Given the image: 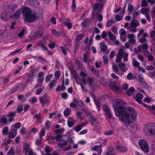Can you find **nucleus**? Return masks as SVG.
I'll return each instance as SVG.
<instances>
[{
    "instance_id": "2",
    "label": "nucleus",
    "mask_w": 155,
    "mask_h": 155,
    "mask_svg": "<svg viewBox=\"0 0 155 155\" xmlns=\"http://www.w3.org/2000/svg\"><path fill=\"white\" fill-rule=\"evenodd\" d=\"M23 16L25 18V21L27 23L33 22L39 18V16L36 13L32 12L31 10L27 7L21 9Z\"/></svg>"
},
{
    "instance_id": "3",
    "label": "nucleus",
    "mask_w": 155,
    "mask_h": 155,
    "mask_svg": "<svg viewBox=\"0 0 155 155\" xmlns=\"http://www.w3.org/2000/svg\"><path fill=\"white\" fill-rule=\"evenodd\" d=\"M144 131L146 134L151 135L155 134V124L150 123L145 125Z\"/></svg>"
},
{
    "instance_id": "61",
    "label": "nucleus",
    "mask_w": 155,
    "mask_h": 155,
    "mask_svg": "<svg viewBox=\"0 0 155 155\" xmlns=\"http://www.w3.org/2000/svg\"><path fill=\"white\" fill-rule=\"evenodd\" d=\"M17 6L16 5H13L10 7V9L13 12H14L17 8Z\"/></svg>"
},
{
    "instance_id": "28",
    "label": "nucleus",
    "mask_w": 155,
    "mask_h": 155,
    "mask_svg": "<svg viewBox=\"0 0 155 155\" xmlns=\"http://www.w3.org/2000/svg\"><path fill=\"white\" fill-rule=\"evenodd\" d=\"M114 20L113 19H111L107 22L106 24V26L107 27H109L112 24L114 23Z\"/></svg>"
},
{
    "instance_id": "60",
    "label": "nucleus",
    "mask_w": 155,
    "mask_h": 155,
    "mask_svg": "<svg viewBox=\"0 0 155 155\" xmlns=\"http://www.w3.org/2000/svg\"><path fill=\"white\" fill-rule=\"evenodd\" d=\"M148 48V45L146 43L143 44L141 47L144 50H147Z\"/></svg>"
},
{
    "instance_id": "48",
    "label": "nucleus",
    "mask_w": 155,
    "mask_h": 155,
    "mask_svg": "<svg viewBox=\"0 0 155 155\" xmlns=\"http://www.w3.org/2000/svg\"><path fill=\"white\" fill-rule=\"evenodd\" d=\"M150 36L152 38V40H153V39H155V31H153L151 32L150 33Z\"/></svg>"
},
{
    "instance_id": "10",
    "label": "nucleus",
    "mask_w": 155,
    "mask_h": 155,
    "mask_svg": "<svg viewBox=\"0 0 155 155\" xmlns=\"http://www.w3.org/2000/svg\"><path fill=\"white\" fill-rule=\"evenodd\" d=\"M116 148L117 150H119L123 153H126L128 150L127 148L124 146H120L117 145Z\"/></svg>"
},
{
    "instance_id": "51",
    "label": "nucleus",
    "mask_w": 155,
    "mask_h": 155,
    "mask_svg": "<svg viewBox=\"0 0 155 155\" xmlns=\"http://www.w3.org/2000/svg\"><path fill=\"white\" fill-rule=\"evenodd\" d=\"M147 3L146 0H143L142 2L141 7H145L147 6Z\"/></svg>"
},
{
    "instance_id": "54",
    "label": "nucleus",
    "mask_w": 155,
    "mask_h": 155,
    "mask_svg": "<svg viewBox=\"0 0 155 155\" xmlns=\"http://www.w3.org/2000/svg\"><path fill=\"white\" fill-rule=\"evenodd\" d=\"M72 74H73L76 81L77 82V83L78 84V81L77 80V78L78 76V74L75 71L72 72Z\"/></svg>"
},
{
    "instance_id": "38",
    "label": "nucleus",
    "mask_w": 155,
    "mask_h": 155,
    "mask_svg": "<svg viewBox=\"0 0 155 155\" xmlns=\"http://www.w3.org/2000/svg\"><path fill=\"white\" fill-rule=\"evenodd\" d=\"M8 155H15V153L14 150L13 148H11L8 152Z\"/></svg>"
},
{
    "instance_id": "12",
    "label": "nucleus",
    "mask_w": 155,
    "mask_h": 155,
    "mask_svg": "<svg viewBox=\"0 0 155 155\" xmlns=\"http://www.w3.org/2000/svg\"><path fill=\"white\" fill-rule=\"evenodd\" d=\"M21 11V9L17 11L14 14L10 16V18H12L15 20H17L19 17Z\"/></svg>"
},
{
    "instance_id": "7",
    "label": "nucleus",
    "mask_w": 155,
    "mask_h": 155,
    "mask_svg": "<svg viewBox=\"0 0 155 155\" xmlns=\"http://www.w3.org/2000/svg\"><path fill=\"white\" fill-rule=\"evenodd\" d=\"M39 100L42 106H44L46 104H48L50 103L49 98L47 94L43 96L40 97Z\"/></svg>"
},
{
    "instance_id": "15",
    "label": "nucleus",
    "mask_w": 155,
    "mask_h": 155,
    "mask_svg": "<svg viewBox=\"0 0 155 155\" xmlns=\"http://www.w3.org/2000/svg\"><path fill=\"white\" fill-rule=\"evenodd\" d=\"M69 20L70 19L68 18L66 19L64 24L68 29H70L72 28V24L71 23L68 22Z\"/></svg>"
},
{
    "instance_id": "41",
    "label": "nucleus",
    "mask_w": 155,
    "mask_h": 155,
    "mask_svg": "<svg viewBox=\"0 0 155 155\" xmlns=\"http://www.w3.org/2000/svg\"><path fill=\"white\" fill-rule=\"evenodd\" d=\"M52 76L53 75L51 74H49L48 75H47L46 76L45 79L46 81V82H48L52 78Z\"/></svg>"
},
{
    "instance_id": "34",
    "label": "nucleus",
    "mask_w": 155,
    "mask_h": 155,
    "mask_svg": "<svg viewBox=\"0 0 155 155\" xmlns=\"http://www.w3.org/2000/svg\"><path fill=\"white\" fill-rule=\"evenodd\" d=\"M35 35L38 37V38L41 37L42 36V32L40 31H37L35 32L34 33Z\"/></svg>"
},
{
    "instance_id": "1",
    "label": "nucleus",
    "mask_w": 155,
    "mask_h": 155,
    "mask_svg": "<svg viewBox=\"0 0 155 155\" xmlns=\"http://www.w3.org/2000/svg\"><path fill=\"white\" fill-rule=\"evenodd\" d=\"M117 103L114 106L115 113L127 126L134 123L136 119L137 113L134 108L131 107H123L124 103L118 100Z\"/></svg>"
},
{
    "instance_id": "52",
    "label": "nucleus",
    "mask_w": 155,
    "mask_h": 155,
    "mask_svg": "<svg viewBox=\"0 0 155 155\" xmlns=\"http://www.w3.org/2000/svg\"><path fill=\"white\" fill-rule=\"evenodd\" d=\"M44 80L43 78H39L38 80V84L40 86H41L42 85V83L43 82Z\"/></svg>"
},
{
    "instance_id": "64",
    "label": "nucleus",
    "mask_w": 155,
    "mask_h": 155,
    "mask_svg": "<svg viewBox=\"0 0 155 155\" xmlns=\"http://www.w3.org/2000/svg\"><path fill=\"white\" fill-rule=\"evenodd\" d=\"M140 14L139 12H135L133 15V18H136L137 16H138Z\"/></svg>"
},
{
    "instance_id": "27",
    "label": "nucleus",
    "mask_w": 155,
    "mask_h": 155,
    "mask_svg": "<svg viewBox=\"0 0 155 155\" xmlns=\"http://www.w3.org/2000/svg\"><path fill=\"white\" fill-rule=\"evenodd\" d=\"M113 71L116 72L118 73L119 71V67L116 64H114L112 66Z\"/></svg>"
},
{
    "instance_id": "44",
    "label": "nucleus",
    "mask_w": 155,
    "mask_h": 155,
    "mask_svg": "<svg viewBox=\"0 0 155 155\" xmlns=\"http://www.w3.org/2000/svg\"><path fill=\"white\" fill-rule=\"evenodd\" d=\"M76 62L78 65V67L81 68L82 66V64L81 61L78 59L76 61Z\"/></svg>"
},
{
    "instance_id": "23",
    "label": "nucleus",
    "mask_w": 155,
    "mask_h": 155,
    "mask_svg": "<svg viewBox=\"0 0 155 155\" xmlns=\"http://www.w3.org/2000/svg\"><path fill=\"white\" fill-rule=\"evenodd\" d=\"M14 132H10L9 135L8 137L9 138H14L17 134V132L15 130H13Z\"/></svg>"
},
{
    "instance_id": "36",
    "label": "nucleus",
    "mask_w": 155,
    "mask_h": 155,
    "mask_svg": "<svg viewBox=\"0 0 155 155\" xmlns=\"http://www.w3.org/2000/svg\"><path fill=\"white\" fill-rule=\"evenodd\" d=\"M84 35L83 34H80L78 35L76 37V40L79 41V40L82 39L84 37Z\"/></svg>"
},
{
    "instance_id": "59",
    "label": "nucleus",
    "mask_w": 155,
    "mask_h": 155,
    "mask_svg": "<svg viewBox=\"0 0 155 155\" xmlns=\"http://www.w3.org/2000/svg\"><path fill=\"white\" fill-rule=\"evenodd\" d=\"M114 131L112 130H110L105 133V134L106 135H112L114 134Z\"/></svg>"
},
{
    "instance_id": "46",
    "label": "nucleus",
    "mask_w": 155,
    "mask_h": 155,
    "mask_svg": "<svg viewBox=\"0 0 155 155\" xmlns=\"http://www.w3.org/2000/svg\"><path fill=\"white\" fill-rule=\"evenodd\" d=\"M7 119L5 117H2L1 119V122L5 125L7 124Z\"/></svg>"
},
{
    "instance_id": "18",
    "label": "nucleus",
    "mask_w": 155,
    "mask_h": 155,
    "mask_svg": "<svg viewBox=\"0 0 155 155\" xmlns=\"http://www.w3.org/2000/svg\"><path fill=\"white\" fill-rule=\"evenodd\" d=\"M71 111L69 108H66L64 112L65 116H68L71 114Z\"/></svg>"
},
{
    "instance_id": "11",
    "label": "nucleus",
    "mask_w": 155,
    "mask_h": 155,
    "mask_svg": "<svg viewBox=\"0 0 155 155\" xmlns=\"http://www.w3.org/2000/svg\"><path fill=\"white\" fill-rule=\"evenodd\" d=\"M101 147L102 145H101L98 146H95L91 148V150L98 152V154L100 155L102 151Z\"/></svg>"
},
{
    "instance_id": "13",
    "label": "nucleus",
    "mask_w": 155,
    "mask_h": 155,
    "mask_svg": "<svg viewBox=\"0 0 155 155\" xmlns=\"http://www.w3.org/2000/svg\"><path fill=\"white\" fill-rule=\"evenodd\" d=\"M100 48L101 51L104 53H105L107 52V48L105 44L103 42H101L100 44Z\"/></svg>"
},
{
    "instance_id": "6",
    "label": "nucleus",
    "mask_w": 155,
    "mask_h": 155,
    "mask_svg": "<svg viewBox=\"0 0 155 155\" xmlns=\"http://www.w3.org/2000/svg\"><path fill=\"white\" fill-rule=\"evenodd\" d=\"M103 5L99 3H95L93 8V11L92 12L93 15H97L102 10Z\"/></svg>"
},
{
    "instance_id": "30",
    "label": "nucleus",
    "mask_w": 155,
    "mask_h": 155,
    "mask_svg": "<svg viewBox=\"0 0 155 155\" xmlns=\"http://www.w3.org/2000/svg\"><path fill=\"white\" fill-rule=\"evenodd\" d=\"M82 128V126L79 124L77 126L73 128V129L75 130L77 132L80 131Z\"/></svg>"
},
{
    "instance_id": "17",
    "label": "nucleus",
    "mask_w": 155,
    "mask_h": 155,
    "mask_svg": "<svg viewBox=\"0 0 155 155\" xmlns=\"http://www.w3.org/2000/svg\"><path fill=\"white\" fill-rule=\"evenodd\" d=\"M75 46L74 48V52H76L78 50L79 46L80 41L78 40H75L74 42Z\"/></svg>"
},
{
    "instance_id": "9",
    "label": "nucleus",
    "mask_w": 155,
    "mask_h": 155,
    "mask_svg": "<svg viewBox=\"0 0 155 155\" xmlns=\"http://www.w3.org/2000/svg\"><path fill=\"white\" fill-rule=\"evenodd\" d=\"M128 37L129 39V42L133 45L136 44V40L135 36L134 34H129L128 35Z\"/></svg>"
},
{
    "instance_id": "25",
    "label": "nucleus",
    "mask_w": 155,
    "mask_h": 155,
    "mask_svg": "<svg viewBox=\"0 0 155 155\" xmlns=\"http://www.w3.org/2000/svg\"><path fill=\"white\" fill-rule=\"evenodd\" d=\"M0 18L3 21H7L8 20V18L6 16L5 14L4 13L1 14Z\"/></svg>"
},
{
    "instance_id": "50",
    "label": "nucleus",
    "mask_w": 155,
    "mask_h": 155,
    "mask_svg": "<svg viewBox=\"0 0 155 155\" xmlns=\"http://www.w3.org/2000/svg\"><path fill=\"white\" fill-rule=\"evenodd\" d=\"M68 94L67 93L64 92L62 93L61 94V97L64 99H66L68 97Z\"/></svg>"
},
{
    "instance_id": "26",
    "label": "nucleus",
    "mask_w": 155,
    "mask_h": 155,
    "mask_svg": "<svg viewBox=\"0 0 155 155\" xmlns=\"http://www.w3.org/2000/svg\"><path fill=\"white\" fill-rule=\"evenodd\" d=\"M134 91L135 89L134 88L132 87H130L128 91H126V93L127 95L130 96L131 95V94L130 92H134Z\"/></svg>"
},
{
    "instance_id": "37",
    "label": "nucleus",
    "mask_w": 155,
    "mask_h": 155,
    "mask_svg": "<svg viewBox=\"0 0 155 155\" xmlns=\"http://www.w3.org/2000/svg\"><path fill=\"white\" fill-rule=\"evenodd\" d=\"M23 110L22 106L21 105H19L17 107V112L18 113H21Z\"/></svg>"
},
{
    "instance_id": "43",
    "label": "nucleus",
    "mask_w": 155,
    "mask_h": 155,
    "mask_svg": "<svg viewBox=\"0 0 155 155\" xmlns=\"http://www.w3.org/2000/svg\"><path fill=\"white\" fill-rule=\"evenodd\" d=\"M89 118L91 123H94L95 121H96L97 120L96 117L91 115L90 117Z\"/></svg>"
},
{
    "instance_id": "14",
    "label": "nucleus",
    "mask_w": 155,
    "mask_h": 155,
    "mask_svg": "<svg viewBox=\"0 0 155 155\" xmlns=\"http://www.w3.org/2000/svg\"><path fill=\"white\" fill-rule=\"evenodd\" d=\"M143 95L140 93H137L136 97H135L136 101L139 103L141 104L142 103L141 99L143 98Z\"/></svg>"
},
{
    "instance_id": "4",
    "label": "nucleus",
    "mask_w": 155,
    "mask_h": 155,
    "mask_svg": "<svg viewBox=\"0 0 155 155\" xmlns=\"http://www.w3.org/2000/svg\"><path fill=\"white\" fill-rule=\"evenodd\" d=\"M138 143L141 149L145 153L149 152V147L145 140H140L138 142Z\"/></svg>"
},
{
    "instance_id": "45",
    "label": "nucleus",
    "mask_w": 155,
    "mask_h": 155,
    "mask_svg": "<svg viewBox=\"0 0 155 155\" xmlns=\"http://www.w3.org/2000/svg\"><path fill=\"white\" fill-rule=\"evenodd\" d=\"M81 107H84V104L83 102L82 101H79L78 104H77V106Z\"/></svg>"
},
{
    "instance_id": "53",
    "label": "nucleus",
    "mask_w": 155,
    "mask_h": 155,
    "mask_svg": "<svg viewBox=\"0 0 155 155\" xmlns=\"http://www.w3.org/2000/svg\"><path fill=\"white\" fill-rule=\"evenodd\" d=\"M26 31H25V30H23L20 32L18 34V36L19 37H22L23 35L24 34L26 33Z\"/></svg>"
},
{
    "instance_id": "63",
    "label": "nucleus",
    "mask_w": 155,
    "mask_h": 155,
    "mask_svg": "<svg viewBox=\"0 0 155 155\" xmlns=\"http://www.w3.org/2000/svg\"><path fill=\"white\" fill-rule=\"evenodd\" d=\"M35 58L37 60H40L41 62H42L43 61H46L41 56H36Z\"/></svg>"
},
{
    "instance_id": "19",
    "label": "nucleus",
    "mask_w": 155,
    "mask_h": 155,
    "mask_svg": "<svg viewBox=\"0 0 155 155\" xmlns=\"http://www.w3.org/2000/svg\"><path fill=\"white\" fill-rule=\"evenodd\" d=\"M56 85V80H52L49 84V87L50 89H52Z\"/></svg>"
},
{
    "instance_id": "62",
    "label": "nucleus",
    "mask_w": 155,
    "mask_h": 155,
    "mask_svg": "<svg viewBox=\"0 0 155 155\" xmlns=\"http://www.w3.org/2000/svg\"><path fill=\"white\" fill-rule=\"evenodd\" d=\"M119 53L122 56H123L125 55V54H127V53H125L124 52L122 49H120L119 51Z\"/></svg>"
},
{
    "instance_id": "55",
    "label": "nucleus",
    "mask_w": 155,
    "mask_h": 155,
    "mask_svg": "<svg viewBox=\"0 0 155 155\" xmlns=\"http://www.w3.org/2000/svg\"><path fill=\"white\" fill-rule=\"evenodd\" d=\"M61 51L64 54L66 55L67 54L66 49L63 46H61Z\"/></svg>"
},
{
    "instance_id": "24",
    "label": "nucleus",
    "mask_w": 155,
    "mask_h": 155,
    "mask_svg": "<svg viewBox=\"0 0 155 155\" xmlns=\"http://www.w3.org/2000/svg\"><path fill=\"white\" fill-rule=\"evenodd\" d=\"M119 65L121 68V70L122 71L124 72L126 71V70L124 69V68L125 67V65L122 62H120L119 64Z\"/></svg>"
},
{
    "instance_id": "47",
    "label": "nucleus",
    "mask_w": 155,
    "mask_h": 155,
    "mask_svg": "<svg viewBox=\"0 0 155 155\" xmlns=\"http://www.w3.org/2000/svg\"><path fill=\"white\" fill-rule=\"evenodd\" d=\"M119 33L120 35H123L126 34V32L124 29L121 28L119 31Z\"/></svg>"
},
{
    "instance_id": "8",
    "label": "nucleus",
    "mask_w": 155,
    "mask_h": 155,
    "mask_svg": "<svg viewBox=\"0 0 155 155\" xmlns=\"http://www.w3.org/2000/svg\"><path fill=\"white\" fill-rule=\"evenodd\" d=\"M103 108L108 118L109 119H111L112 115L110 108L108 106L105 104H104L103 106Z\"/></svg>"
},
{
    "instance_id": "58",
    "label": "nucleus",
    "mask_w": 155,
    "mask_h": 155,
    "mask_svg": "<svg viewBox=\"0 0 155 155\" xmlns=\"http://www.w3.org/2000/svg\"><path fill=\"white\" fill-rule=\"evenodd\" d=\"M133 74L132 72L129 73L127 76V79L129 80H131L132 78Z\"/></svg>"
},
{
    "instance_id": "16",
    "label": "nucleus",
    "mask_w": 155,
    "mask_h": 155,
    "mask_svg": "<svg viewBox=\"0 0 155 155\" xmlns=\"http://www.w3.org/2000/svg\"><path fill=\"white\" fill-rule=\"evenodd\" d=\"M68 125L69 127H72L75 123V120L72 118L70 117L68 120Z\"/></svg>"
},
{
    "instance_id": "57",
    "label": "nucleus",
    "mask_w": 155,
    "mask_h": 155,
    "mask_svg": "<svg viewBox=\"0 0 155 155\" xmlns=\"http://www.w3.org/2000/svg\"><path fill=\"white\" fill-rule=\"evenodd\" d=\"M64 129H59L56 130H55V133L56 134L61 133H62L64 131Z\"/></svg>"
},
{
    "instance_id": "32",
    "label": "nucleus",
    "mask_w": 155,
    "mask_h": 155,
    "mask_svg": "<svg viewBox=\"0 0 155 155\" xmlns=\"http://www.w3.org/2000/svg\"><path fill=\"white\" fill-rule=\"evenodd\" d=\"M8 128L7 127H5L3 129L2 133L4 135H6L8 134Z\"/></svg>"
},
{
    "instance_id": "5",
    "label": "nucleus",
    "mask_w": 155,
    "mask_h": 155,
    "mask_svg": "<svg viewBox=\"0 0 155 155\" xmlns=\"http://www.w3.org/2000/svg\"><path fill=\"white\" fill-rule=\"evenodd\" d=\"M138 143L141 149L145 153L149 152V147L145 140H140L138 142Z\"/></svg>"
},
{
    "instance_id": "39",
    "label": "nucleus",
    "mask_w": 155,
    "mask_h": 155,
    "mask_svg": "<svg viewBox=\"0 0 155 155\" xmlns=\"http://www.w3.org/2000/svg\"><path fill=\"white\" fill-rule=\"evenodd\" d=\"M113 149L111 147H110L106 151V155H109L113 152Z\"/></svg>"
},
{
    "instance_id": "29",
    "label": "nucleus",
    "mask_w": 155,
    "mask_h": 155,
    "mask_svg": "<svg viewBox=\"0 0 155 155\" xmlns=\"http://www.w3.org/2000/svg\"><path fill=\"white\" fill-rule=\"evenodd\" d=\"M52 33L58 37H59L61 35V33L60 32L57 31L55 29H53L52 30Z\"/></svg>"
},
{
    "instance_id": "31",
    "label": "nucleus",
    "mask_w": 155,
    "mask_h": 155,
    "mask_svg": "<svg viewBox=\"0 0 155 155\" xmlns=\"http://www.w3.org/2000/svg\"><path fill=\"white\" fill-rule=\"evenodd\" d=\"M24 149L25 151L28 153V152L30 149V146L28 144H25L24 146Z\"/></svg>"
},
{
    "instance_id": "35",
    "label": "nucleus",
    "mask_w": 155,
    "mask_h": 155,
    "mask_svg": "<svg viewBox=\"0 0 155 155\" xmlns=\"http://www.w3.org/2000/svg\"><path fill=\"white\" fill-rule=\"evenodd\" d=\"M133 65L136 67H137L139 65V63L135 60H133Z\"/></svg>"
},
{
    "instance_id": "21",
    "label": "nucleus",
    "mask_w": 155,
    "mask_h": 155,
    "mask_svg": "<svg viewBox=\"0 0 155 155\" xmlns=\"http://www.w3.org/2000/svg\"><path fill=\"white\" fill-rule=\"evenodd\" d=\"M67 142L65 140H63L58 143V146L61 147H64L67 145Z\"/></svg>"
},
{
    "instance_id": "40",
    "label": "nucleus",
    "mask_w": 155,
    "mask_h": 155,
    "mask_svg": "<svg viewBox=\"0 0 155 155\" xmlns=\"http://www.w3.org/2000/svg\"><path fill=\"white\" fill-rule=\"evenodd\" d=\"M139 25L138 23L131 21L130 26L131 27H137Z\"/></svg>"
},
{
    "instance_id": "33",
    "label": "nucleus",
    "mask_w": 155,
    "mask_h": 155,
    "mask_svg": "<svg viewBox=\"0 0 155 155\" xmlns=\"http://www.w3.org/2000/svg\"><path fill=\"white\" fill-rule=\"evenodd\" d=\"M140 84L141 86L145 88H147L148 87V86L144 80L143 81V82L140 83Z\"/></svg>"
},
{
    "instance_id": "22",
    "label": "nucleus",
    "mask_w": 155,
    "mask_h": 155,
    "mask_svg": "<svg viewBox=\"0 0 155 155\" xmlns=\"http://www.w3.org/2000/svg\"><path fill=\"white\" fill-rule=\"evenodd\" d=\"M107 34L108 36L111 40L114 41L116 40V37L112 34L111 32L109 31Z\"/></svg>"
},
{
    "instance_id": "20",
    "label": "nucleus",
    "mask_w": 155,
    "mask_h": 155,
    "mask_svg": "<svg viewBox=\"0 0 155 155\" xmlns=\"http://www.w3.org/2000/svg\"><path fill=\"white\" fill-rule=\"evenodd\" d=\"M149 9L148 8H143L141 9V13L144 15H146L149 13Z\"/></svg>"
},
{
    "instance_id": "49",
    "label": "nucleus",
    "mask_w": 155,
    "mask_h": 155,
    "mask_svg": "<svg viewBox=\"0 0 155 155\" xmlns=\"http://www.w3.org/2000/svg\"><path fill=\"white\" fill-rule=\"evenodd\" d=\"M103 62L105 64H107L108 62V60L106 56L104 55L103 56Z\"/></svg>"
},
{
    "instance_id": "42",
    "label": "nucleus",
    "mask_w": 155,
    "mask_h": 155,
    "mask_svg": "<svg viewBox=\"0 0 155 155\" xmlns=\"http://www.w3.org/2000/svg\"><path fill=\"white\" fill-rule=\"evenodd\" d=\"M37 45L38 46L41 47L44 45L43 41L41 40L38 41L37 42Z\"/></svg>"
},
{
    "instance_id": "56",
    "label": "nucleus",
    "mask_w": 155,
    "mask_h": 155,
    "mask_svg": "<svg viewBox=\"0 0 155 155\" xmlns=\"http://www.w3.org/2000/svg\"><path fill=\"white\" fill-rule=\"evenodd\" d=\"M138 78L140 83L143 82V81L144 80L143 78V75H139L138 76Z\"/></svg>"
}]
</instances>
